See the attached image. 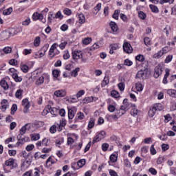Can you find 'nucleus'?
Listing matches in <instances>:
<instances>
[{
	"instance_id": "obj_1",
	"label": "nucleus",
	"mask_w": 176,
	"mask_h": 176,
	"mask_svg": "<svg viewBox=\"0 0 176 176\" xmlns=\"http://www.w3.org/2000/svg\"><path fill=\"white\" fill-rule=\"evenodd\" d=\"M19 34V30L17 28H10L7 30H4L0 34V41H6L9 39L10 36H14Z\"/></svg>"
},
{
	"instance_id": "obj_2",
	"label": "nucleus",
	"mask_w": 176,
	"mask_h": 176,
	"mask_svg": "<svg viewBox=\"0 0 176 176\" xmlns=\"http://www.w3.org/2000/svg\"><path fill=\"white\" fill-rule=\"evenodd\" d=\"M16 166L17 164L13 158H10L9 160H6L5 164L3 165L4 171H6V168H8V167H10V168H13Z\"/></svg>"
},
{
	"instance_id": "obj_3",
	"label": "nucleus",
	"mask_w": 176,
	"mask_h": 176,
	"mask_svg": "<svg viewBox=\"0 0 176 176\" xmlns=\"http://www.w3.org/2000/svg\"><path fill=\"white\" fill-rule=\"evenodd\" d=\"M57 47H58V45L57 43H54L49 51V54L52 58L54 57V56H57V54H60V51L57 50Z\"/></svg>"
},
{
	"instance_id": "obj_4",
	"label": "nucleus",
	"mask_w": 176,
	"mask_h": 176,
	"mask_svg": "<svg viewBox=\"0 0 176 176\" xmlns=\"http://www.w3.org/2000/svg\"><path fill=\"white\" fill-rule=\"evenodd\" d=\"M148 78V69H140L136 74V79H146Z\"/></svg>"
},
{
	"instance_id": "obj_5",
	"label": "nucleus",
	"mask_w": 176,
	"mask_h": 176,
	"mask_svg": "<svg viewBox=\"0 0 176 176\" xmlns=\"http://www.w3.org/2000/svg\"><path fill=\"white\" fill-rule=\"evenodd\" d=\"M107 132L104 131H101L98 135H96L94 140H92V144H96V142H100L101 140H104V138L106 137Z\"/></svg>"
},
{
	"instance_id": "obj_6",
	"label": "nucleus",
	"mask_w": 176,
	"mask_h": 176,
	"mask_svg": "<svg viewBox=\"0 0 176 176\" xmlns=\"http://www.w3.org/2000/svg\"><path fill=\"white\" fill-rule=\"evenodd\" d=\"M0 104L1 105L0 107L1 111H2V112H6V109L9 108V102H8V100L3 99Z\"/></svg>"
},
{
	"instance_id": "obj_7",
	"label": "nucleus",
	"mask_w": 176,
	"mask_h": 176,
	"mask_svg": "<svg viewBox=\"0 0 176 176\" xmlns=\"http://www.w3.org/2000/svg\"><path fill=\"white\" fill-rule=\"evenodd\" d=\"M123 50L128 54L133 53V47H131V44L129 43H124L123 44Z\"/></svg>"
},
{
	"instance_id": "obj_8",
	"label": "nucleus",
	"mask_w": 176,
	"mask_h": 176,
	"mask_svg": "<svg viewBox=\"0 0 176 176\" xmlns=\"http://www.w3.org/2000/svg\"><path fill=\"white\" fill-rule=\"evenodd\" d=\"M163 72V69H162V66L157 65L154 69V77L157 79L160 75H162V73Z\"/></svg>"
},
{
	"instance_id": "obj_9",
	"label": "nucleus",
	"mask_w": 176,
	"mask_h": 176,
	"mask_svg": "<svg viewBox=\"0 0 176 176\" xmlns=\"http://www.w3.org/2000/svg\"><path fill=\"white\" fill-rule=\"evenodd\" d=\"M22 105L24 107L23 112L24 113H27L28 112V109H30V101L28 99L25 98L22 100Z\"/></svg>"
},
{
	"instance_id": "obj_10",
	"label": "nucleus",
	"mask_w": 176,
	"mask_h": 176,
	"mask_svg": "<svg viewBox=\"0 0 176 176\" xmlns=\"http://www.w3.org/2000/svg\"><path fill=\"white\" fill-rule=\"evenodd\" d=\"M47 109L46 110V112H50L52 115H54V116H57V113H58V109L56 107H52V106L48 105Z\"/></svg>"
},
{
	"instance_id": "obj_11",
	"label": "nucleus",
	"mask_w": 176,
	"mask_h": 176,
	"mask_svg": "<svg viewBox=\"0 0 176 176\" xmlns=\"http://www.w3.org/2000/svg\"><path fill=\"white\" fill-rule=\"evenodd\" d=\"M74 60H80L82 58V51L76 50L72 53Z\"/></svg>"
},
{
	"instance_id": "obj_12",
	"label": "nucleus",
	"mask_w": 176,
	"mask_h": 176,
	"mask_svg": "<svg viewBox=\"0 0 176 176\" xmlns=\"http://www.w3.org/2000/svg\"><path fill=\"white\" fill-rule=\"evenodd\" d=\"M54 94L56 97H65L67 91L65 89L57 90L54 91Z\"/></svg>"
},
{
	"instance_id": "obj_13",
	"label": "nucleus",
	"mask_w": 176,
	"mask_h": 176,
	"mask_svg": "<svg viewBox=\"0 0 176 176\" xmlns=\"http://www.w3.org/2000/svg\"><path fill=\"white\" fill-rule=\"evenodd\" d=\"M75 113H76V109H75V107L68 109L69 119H72L73 118H75Z\"/></svg>"
},
{
	"instance_id": "obj_14",
	"label": "nucleus",
	"mask_w": 176,
	"mask_h": 176,
	"mask_svg": "<svg viewBox=\"0 0 176 176\" xmlns=\"http://www.w3.org/2000/svg\"><path fill=\"white\" fill-rule=\"evenodd\" d=\"M133 107H135V104H124V105H122L120 107L121 111H129L130 108H133Z\"/></svg>"
},
{
	"instance_id": "obj_15",
	"label": "nucleus",
	"mask_w": 176,
	"mask_h": 176,
	"mask_svg": "<svg viewBox=\"0 0 176 176\" xmlns=\"http://www.w3.org/2000/svg\"><path fill=\"white\" fill-rule=\"evenodd\" d=\"M23 135H21V133H19L17 135V140L19 142H17V145H20V144H24V142H25V138L23 137Z\"/></svg>"
},
{
	"instance_id": "obj_16",
	"label": "nucleus",
	"mask_w": 176,
	"mask_h": 176,
	"mask_svg": "<svg viewBox=\"0 0 176 176\" xmlns=\"http://www.w3.org/2000/svg\"><path fill=\"white\" fill-rule=\"evenodd\" d=\"M165 75L162 81V83H164V85H167L168 83V81L167 80V78H168V76H170V69H166L165 70Z\"/></svg>"
},
{
	"instance_id": "obj_17",
	"label": "nucleus",
	"mask_w": 176,
	"mask_h": 176,
	"mask_svg": "<svg viewBox=\"0 0 176 176\" xmlns=\"http://www.w3.org/2000/svg\"><path fill=\"white\" fill-rule=\"evenodd\" d=\"M106 118L109 122H112V120H118V119H119V117H118V115L116 114L107 115Z\"/></svg>"
},
{
	"instance_id": "obj_18",
	"label": "nucleus",
	"mask_w": 176,
	"mask_h": 176,
	"mask_svg": "<svg viewBox=\"0 0 176 176\" xmlns=\"http://www.w3.org/2000/svg\"><path fill=\"white\" fill-rule=\"evenodd\" d=\"M118 162V156L115 154H112L110 155L109 161L108 162L109 165L111 166V163H116Z\"/></svg>"
},
{
	"instance_id": "obj_19",
	"label": "nucleus",
	"mask_w": 176,
	"mask_h": 176,
	"mask_svg": "<svg viewBox=\"0 0 176 176\" xmlns=\"http://www.w3.org/2000/svg\"><path fill=\"white\" fill-rule=\"evenodd\" d=\"M33 20H43V14L36 12L32 16Z\"/></svg>"
},
{
	"instance_id": "obj_20",
	"label": "nucleus",
	"mask_w": 176,
	"mask_h": 176,
	"mask_svg": "<svg viewBox=\"0 0 176 176\" xmlns=\"http://www.w3.org/2000/svg\"><path fill=\"white\" fill-rule=\"evenodd\" d=\"M155 115H156V109H155V107L153 106H151L148 111V116L150 118H153L155 116Z\"/></svg>"
},
{
	"instance_id": "obj_21",
	"label": "nucleus",
	"mask_w": 176,
	"mask_h": 176,
	"mask_svg": "<svg viewBox=\"0 0 176 176\" xmlns=\"http://www.w3.org/2000/svg\"><path fill=\"white\" fill-rule=\"evenodd\" d=\"M107 85H109V76H104L101 82V87H105Z\"/></svg>"
},
{
	"instance_id": "obj_22",
	"label": "nucleus",
	"mask_w": 176,
	"mask_h": 176,
	"mask_svg": "<svg viewBox=\"0 0 176 176\" xmlns=\"http://www.w3.org/2000/svg\"><path fill=\"white\" fill-rule=\"evenodd\" d=\"M78 23L79 24H85V23H86V18L85 17V14H78Z\"/></svg>"
},
{
	"instance_id": "obj_23",
	"label": "nucleus",
	"mask_w": 176,
	"mask_h": 176,
	"mask_svg": "<svg viewBox=\"0 0 176 176\" xmlns=\"http://www.w3.org/2000/svg\"><path fill=\"white\" fill-rule=\"evenodd\" d=\"M0 86H1L4 90H8L9 89V85L5 80H1L0 81Z\"/></svg>"
},
{
	"instance_id": "obj_24",
	"label": "nucleus",
	"mask_w": 176,
	"mask_h": 176,
	"mask_svg": "<svg viewBox=\"0 0 176 176\" xmlns=\"http://www.w3.org/2000/svg\"><path fill=\"white\" fill-rule=\"evenodd\" d=\"M15 82H22L23 77L19 76V73L11 74Z\"/></svg>"
},
{
	"instance_id": "obj_25",
	"label": "nucleus",
	"mask_w": 176,
	"mask_h": 176,
	"mask_svg": "<svg viewBox=\"0 0 176 176\" xmlns=\"http://www.w3.org/2000/svg\"><path fill=\"white\" fill-rule=\"evenodd\" d=\"M109 25H110L113 32H118V24H116V23L111 21V22H110Z\"/></svg>"
},
{
	"instance_id": "obj_26",
	"label": "nucleus",
	"mask_w": 176,
	"mask_h": 176,
	"mask_svg": "<svg viewBox=\"0 0 176 176\" xmlns=\"http://www.w3.org/2000/svg\"><path fill=\"white\" fill-rule=\"evenodd\" d=\"M56 19V15L54 14V12H50L48 14V23H52L53 21V19Z\"/></svg>"
},
{
	"instance_id": "obj_27",
	"label": "nucleus",
	"mask_w": 176,
	"mask_h": 176,
	"mask_svg": "<svg viewBox=\"0 0 176 176\" xmlns=\"http://www.w3.org/2000/svg\"><path fill=\"white\" fill-rule=\"evenodd\" d=\"M21 71L22 72H24V74H27L28 72V69H30V67L25 64H21L20 66Z\"/></svg>"
},
{
	"instance_id": "obj_28",
	"label": "nucleus",
	"mask_w": 176,
	"mask_h": 176,
	"mask_svg": "<svg viewBox=\"0 0 176 176\" xmlns=\"http://www.w3.org/2000/svg\"><path fill=\"white\" fill-rule=\"evenodd\" d=\"M13 12V8L10 7L8 9H6L3 11V14L4 16H9V14H12V12Z\"/></svg>"
},
{
	"instance_id": "obj_29",
	"label": "nucleus",
	"mask_w": 176,
	"mask_h": 176,
	"mask_svg": "<svg viewBox=\"0 0 176 176\" xmlns=\"http://www.w3.org/2000/svg\"><path fill=\"white\" fill-rule=\"evenodd\" d=\"M167 94L173 98H176V90L175 89H168Z\"/></svg>"
},
{
	"instance_id": "obj_30",
	"label": "nucleus",
	"mask_w": 176,
	"mask_h": 176,
	"mask_svg": "<svg viewBox=\"0 0 176 176\" xmlns=\"http://www.w3.org/2000/svg\"><path fill=\"white\" fill-rule=\"evenodd\" d=\"M153 107L155 109V111H163V104L161 103H157L153 105Z\"/></svg>"
},
{
	"instance_id": "obj_31",
	"label": "nucleus",
	"mask_w": 176,
	"mask_h": 176,
	"mask_svg": "<svg viewBox=\"0 0 176 176\" xmlns=\"http://www.w3.org/2000/svg\"><path fill=\"white\" fill-rule=\"evenodd\" d=\"M149 8H150L151 12H153V13H159V8H157V6L151 4L149 6Z\"/></svg>"
},
{
	"instance_id": "obj_32",
	"label": "nucleus",
	"mask_w": 176,
	"mask_h": 176,
	"mask_svg": "<svg viewBox=\"0 0 176 176\" xmlns=\"http://www.w3.org/2000/svg\"><path fill=\"white\" fill-rule=\"evenodd\" d=\"M32 141H38L41 138V135L39 133H34L30 135Z\"/></svg>"
},
{
	"instance_id": "obj_33",
	"label": "nucleus",
	"mask_w": 176,
	"mask_h": 176,
	"mask_svg": "<svg viewBox=\"0 0 176 176\" xmlns=\"http://www.w3.org/2000/svg\"><path fill=\"white\" fill-rule=\"evenodd\" d=\"M135 60L136 61H140V63H144V61H145V56L142 54H139L136 56Z\"/></svg>"
},
{
	"instance_id": "obj_34",
	"label": "nucleus",
	"mask_w": 176,
	"mask_h": 176,
	"mask_svg": "<svg viewBox=\"0 0 176 176\" xmlns=\"http://www.w3.org/2000/svg\"><path fill=\"white\" fill-rule=\"evenodd\" d=\"M77 164L78 168H82V167H83L85 164H86V160L81 159L77 162Z\"/></svg>"
},
{
	"instance_id": "obj_35",
	"label": "nucleus",
	"mask_w": 176,
	"mask_h": 176,
	"mask_svg": "<svg viewBox=\"0 0 176 176\" xmlns=\"http://www.w3.org/2000/svg\"><path fill=\"white\" fill-rule=\"evenodd\" d=\"M101 3H98L96 6H95L94 8V14H97V13H98L100 12V10H101Z\"/></svg>"
},
{
	"instance_id": "obj_36",
	"label": "nucleus",
	"mask_w": 176,
	"mask_h": 176,
	"mask_svg": "<svg viewBox=\"0 0 176 176\" xmlns=\"http://www.w3.org/2000/svg\"><path fill=\"white\" fill-rule=\"evenodd\" d=\"M95 124H96V120H94V118H90L88 123V129H93V127H94Z\"/></svg>"
},
{
	"instance_id": "obj_37",
	"label": "nucleus",
	"mask_w": 176,
	"mask_h": 176,
	"mask_svg": "<svg viewBox=\"0 0 176 176\" xmlns=\"http://www.w3.org/2000/svg\"><path fill=\"white\" fill-rule=\"evenodd\" d=\"M45 82V77L43 76H40L36 81V84L38 85V86H41Z\"/></svg>"
},
{
	"instance_id": "obj_38",
	"label": "nucleus",
	"mask_w": 176,
	"mask_h": 176,
	"mask_svg": "<svg viewBox=\"0 0 176 176\" xmlns=\"http://www.w3.org/2000/svg\"><path fill=\"white\" fill-rule=\"evenodd\" d=\"M164 55L163 51L160 50L157 53L155 54L153 57V58L159 59Z\"/></svg>"
},
{
	"instance_id": "obj_39",
	"label": "nucleus",
	"mask_w": 176,
	"mask_h": 176,
	"mask_svg": "<svg viewBox=\"0 0 176 176\" xmlns=\"http://www.w3.org/2000/svg\"><path fill=\"white\" fill-rule=\"evenodd\" d=\"M23 90L22 89H18L15 93V97L16 98L21 99V96H23Z\"/></svg>"
},
{
	"instance_id": "obj_40",
	"label": "nucleus",
	"mask_w": 176,
	"mask_h": 176,
	"mask_svg": "<svg viewBox=\"0 0 176 176\" xmlns=\"http://www.w3.org/2000/svg\"><path fill=\"white\" fill-rule=\"evenodd\" d=\"M135 87L137 91H142V90H144V86H142V84H141V82L136 83Z\"/></svg>"
},
{
	"instance_id": "obj_41",
	"label": "nucleus",
	"mask_w": 176,
	"mask_h": 176,
	"mask_svg": "<svg viewBox=\"0 0 176 176\" xmlns=\"http://www.w3.org/2000/svg\"><path fill=\"white\" fill-rule=\"evenodd\" d=\"M120 13V10H116L114 11L113 14L112 15L113 19H115V20H118L119 19V14Z\"/></svg>"
},
{
	"instance_id": "obj_42",
	"label": "nucleus",
	"mask_w": 176,
	"mask_h": 176,
	"mask_svg": "<svg viewBox=\"0 0 176 176\" xmlns=\"http://www.w3.org/2000/svg\"><path fill=\"white\" fill-rule=\"evenodd\" d=\"M96 49H100V43H95L91 47L90 50L94 52Z\"/></svg>"
},
{
	"instance_id": "obj_43",
	"label": "nucleus",
	"mask_w": 176,
	"mask_h": 176,
	"mask_svg": "<svg viewBox=\"0 0 176 176\" xmlns=\"http://www.w3.org/2000/svg\"><path fill=\"white\" fill-rule=\"evenodd\" d=\"M41 43V37L36 36L34 41V45L36 47H38Z\"/></svg>"
},
{
	"instance_id": "obj_44",
	"label": "nucleus",
	"mask_w": 176,
	"mask_h": 176,
	"mask_svg": "<svg viewBox=\"0 0 176 176\" xmlns=\"http://www.w3.org/2000/svg\"><path fill=\"white\" fill-rule=\"evenodd\" d=\"M79 71H80V68L76 67L74 70H73L71 72L72 76H74V78H76V76L78 75V72H79Z\"/></svg>"
},
{
	"instance_id": "obj_45",
	"label": "nucleus",
	"mask_w": 176,
	"mask_h": 176,
	"mask_svg": "<svg viewBox=\"0 0 176 176\" xmlns=\"http://www.w3.org/2000/svg\"><path fill=\"white\" fill-rule=\"evenodd\" d=\"M132 109L131 110V115L132 116H137V115H138V109H135V107H132Z\"/></svg>"
},
{
	"instance_id": "obj_46",
	"label": "nucleus",
	"mask_w": 176,
	"mask_h": 176,
	"mask_svg": "<svg viewBox=\"0 0 176 176\" xmlns=\"http://www.w3.org/2000/svg\"><path fill=\"white\" fill-rule=\"evenodd\" d=\"M27 126L28 124H25V126H22L21 129L19 130V134L23 135L25 134L27 132Z\"/></svg>"
},
{
	"instance_id": "obj_47",
	"label": "nucleus",
	"mask_w": 176,
	"mask_h": 176,
	"mask_svg": "<svg viewBox=\"0 0 176 176\" xmlns=\"http://www.w3.org/2000/svg\"><path fill=\"white\" fill-rule=\"evenodd\" d=\"M17 111V104H13L11 107V115H14V113Z\"/></svg>"
},
{
	"instance_id": "obj_48",
	"label": "nucleus",
	"mask_w": 176,
	"mask_h": 176,
	"mask_svg": "<svg viewBox=\"0 0 176 176\" xmlns=\"http://www.w3.org/2000/svg\"><path fill=\"white\" fill-rule=\"evenodd\" d=\"M138 16L141 20H145V19H146V14L142 11L138 12Z\"/></svg>"
},
{
	"instance_id": "obj_49",
	"label": "nucleus",
	"mask_w": 176,
	"mask_h": 176,
	"mask_svg": "<svg viewBox=\"0 0 176 176\" xmlns=\"http://www.w3.org/2000/svg\"><path fill=\"white\" fill-rule=\"evenodd\" d=\"M30 23H31V19H30L28 17L22 21V25L27 26V25H30Z\"/></svg>"
},
{
	"instance_id": "obj_50",
	"label": "nucleus",
	"mask_w": 176,
	"mask_h": 176,
	"mask_svg": "<svg viewBox=\"0 0 176 176\" xmlns=\"http://www.w3.org/2000/svg\"><path fill=\"white\" fill-rule=\"evenodd\" d=\"M85 93H86V91H85V90H83V89L78 91L77 92V94H76L77 96V98H80V97H82V96H85Z\"/></svg>"
},
{
	"instance_id": "obj_51",
	"label": "nucleus",
	"mask_w": 176,
	"mask_h": 176,
	"mask_svg": "<svg viewBox=\"0 0 176 176\" xmlns=\"http://www.w3.org/2000/svg\"><path fill=\"white\" fill-rule=\"evenodd\" d=\"M172 60H173V55H168L166 57L164 63L166 64H168V63H171Z\"/></svg>"
},
{
	"instance_id": "obj_52",
	"label": "nucleus",
	"mask_w": 176,
	"mask_h": 176,
	"mask_svg": "<svg viewBox=\"0 0 176 176\" xmlns=\"http://www.w3.org/2000/svg\"><path fill=\"white\" fill-rule=\"evenodd\" d=\"M124 65L131 67V65H133V61L130 60L129 59H125L124 61Z\"/></svg>"
},
{
	"instance_id": "obj_53",
	"label": "nucleus",
	"mask_w": 176,
	"mask_h": 176,
	"mask_svg": "<svg viewBox=\"0 0 176 176\" xmlns=\"http://www.w3.org/2000/svg\"><path fill=\"white\" fill-rule=\"evenodd\" d=\"M111 94L114 98H119V96H120V94H119V92H118L116 90H113Z\"/></svg>"
},
{
	"instance_id": "obj_54",
	"label": "nucleus",
	"mask_w": 176,
	"mask_h": 176,
	"mask_svg": "<svg viewBox=\"0 0 176 176\" xmlns=\"http://www.w3.org/2000/svg\"><path fill=\"white\" fill-rule=\"evenodd\" d=\"M108 148H109V144H108V143H104L102 144V150L103 152H107V151H108Z\"/></svg>"
},
{
	"instance_id": "obj_55",
	"label": "nucleus",
	"mask_w": 176,
	"mask_h": 176,
	"mask_svg": "<svg viewBox=\"0 0 176 176\" xmlns=\"http://www.w3.org/2000/svg\"><path fill=\"white\" fill-rule=\"evenodd\" d=\"M71 167L75 170H79V166H78V162H72L71 164Z\"/></svg>"
},
{
	"instance_id": "obj_56",
	"label": "nucleus",
	"mask_w": 176,
	"mask_h": 176,
	"mask_svg": "<svg viewBox=\"0 0 176 176\" xmlns=\"http://www.w3.org/2000/svg\"><path fill=\"white\" fill-rule=\"evenodd\" d=\"M144 45H146V46L151 45V38L149 37L144 38Z\"/></svg>"
},
{
	"instance_id": "obj_57",
	"label": "nucleus",
	"mask_w": 176,
	"mask_h": 176,
	"mask_svg": "<svg viewBox=\"0 0 176 176\" xmlns=\"http://www.w3.org/2000/svg\"><path fill=\"white\" fill-rule=\"evenodd\" d=\"M3 51L6 53V54H9V53L12 52V47H6L3 48Z\"/></svg>"
},
{
	"instance_id": "obj_58",
	"label": "nucleus",
	"mask_w": 176,
	"mask_h": 176,
	"mask_svg": "<svg viewBox=\"0 0 176 176\" xmlns=\"http://www.w3.org/2000/svg\"><path fill=\"white\" fill-rule=\"evenodd\" d=\"M52 75H53L54 78H58V75H60V70L54 69L52 72Z\"/></svg>"
},
{
	"instance_id": "obj_59",
	"label": "nucleus",
	"mask_w": 176,
	"mask_h": 176,
	"mask_svg": "<svg viewBox=\"0 0 176 176\" xmlns=\"http://www.w3.org/2000/svg\"><path fill=\"white\" fill-rule=\"evenodd\" d=\"M50 131L52 134H54L57 131V126L55 125H53L52 126L50 127Z\"/></svg>"
},
{
	"instance_id": "obj_60",
	"label": "nucleus",
	"mask_w": 176,
	"mask_h": 176,
	"mask_svg": "<svg viewBox=\"0 0 176 176\" xmlns=\"http://www.w3.org/2000/svg\"><path fill=\"white\" fill-rule=\"evenodd\" d=\"M49 49V44L45 45L41 50V52H43L44 54H45L47 52V50Z\"/></svg>"
},
{
	"instance_id": "obj_61",
	"label": "nucleus",
	"mask_w": 176,
	"mask_h": 176,
	"mask_svg": "<svg viewBox=\"0 0 176 176\" xmlns=\"http://www.w3.org/2000/svg\"><path fill=\"white\" fill-rule=\"evenodd\" d=\"M150 151L152 155H156V149H155V144L151 146Z\"/></svg>"
},
{
	"instance_id": "obj_62",
	"label": "nucleus",
	"mask_w": 176,
	"mask_h": 176,
	"mask_svg": "<svg viewBox=\"0 0 176 176\" xmlns=\"http://www.w3.org/2000/svg\"><path fill=\"white\" fill-rule=\"evenodd\" d=\"M170 174H172V175L176 176V167L175 166L170 167Z\"/></svg>"
},
{
	"instance_id": "obj_63",
	"label": "nucleus",
	"mask_w": 176,
	"mask_h": 176,
	"mask_svg": "<svg viewBox=\"0 0 176 176\" xmlns=\"http://www.w3.org/2000/svg\"><path fill=\"white\" fill-rule=\"evenodd\" d=\"M90 42H91V38H86L82 41V43L84 45H89V43H90Z\"/></svg>"
},
{
	"instance_id": "obj_64",
	"label": "nucleus",
	"mask_w": 176,
	"mask_h": 176,
	"mask_svg": "<svg viewBox=\"0 0 176 176\" xmlns=\"http://www.w3.org/2000/svg\"><path fill=\"white\" fill-rule=\"evenodd\" d=\"M124 82H120L118 84V89L120 90V91H124Z\"/></svg>"
}]
</instances>
